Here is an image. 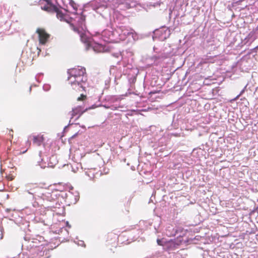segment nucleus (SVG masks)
<instances>
[{
	"mask_svg": "<svg viewBox=\"0 0 258 258\" xmlns=\"http://www.w3.org/2000/svg\"><path fill=\"white\" fill-rule=\"evenodd\" d=\"M68 80L74 90L80 91L83 89V83L87 81L86 69L83 67H78L68 71Z\"/></svg>",
	"mask_w": 258,
	"mask_h": 258,
	"instance_id": "1",
	"label": "nucleus"
},
{
	"mask_svg": "<svg viewBox=\"0 0 258 258\" xmlns=\"http://www.w3.org/2000/svg\"><path fill=\"white\" fill-rule=\"evenodd\" d=\"M39 5L42 10L47 12L48 13H56V17L61 21H67L66 14H64L61 9L55 5L52 0H49L47 4H43L42 2L39 1Z\"/></svg>",
	"mask_w": 258,
	"mask_h": 258,
	"instance_id": "2",
	"label": "nucleus"
},
{
	"mask_svg": "<svg viewBox=\"0 0 258 258\" xmlns=\"http://www.w3.org/2000/svg\"><path fill=\"white\" fill-rule=\"evenodd\" d=\"M38 35V40L39 44L45 45L48 41L50 38V34H48L44 28H38L36 31Z\"/></svg>",
	"mask_w": 258,
	"mask_h": 258,
	"instance_id": "3",
	"label": "nucleus"
},
{
	"mask_svg": "<svg viewBox=\"0 0 258 258\" xmlns=\"http://www.w3.org/2000/svg\"><path fill=\"white\" fill-rule=\"evenodd\" d=\"M117 31L118 33H120L119 35L123 37V39H125L127 36L131 35V33H133L136 35V32L134 29L125 26L118 27Z\"/></svg>",
	"mask_w": 258,
	"mask_h": 258,
	"instance_id": "4",
	"label": "nucleus"
},
{
	"mask_svg": "<svg viewBox=\"0 0 258 258\" xmlns=\"http://www.w3.org/2000/svg\"><path fill=\"white\" fill-rule=\"evenodd\" d=\"M70 26L71 29L75 32L77 33L80 35L81 40L84 43L86 44L87 46H89V39L85 35L84 33V31L82 29L80 30V28L76 27L74 24H71Z\"/></svg>",
	"mask_w": 258,
	"mask_h": 258,
	"instance_id": "5",
	"label": "nucleus"
},
{
	"mask_svg": "<svg viewBox=\"0 0 258 258\" xmlns=\"http://www.w3.org/2000/svg\"><path fill=\"white\" fill-rule=\"evenodd\" d=\"M87 109H84L81 106H78L72 109L71 111L69 113V115L71 116V118H74L75 116L78 115L79 117L84 112H85Z\"/></svg>",
	"mask_w": 258,
	"mask_h": 258,
	"instance_id": "6",
	"label": "nucleus"
},
{
	"mask_svg": "<svg viewBox=\"0 0 258 258\" xmlns=\"http://www.w3.org/2000/svg\"><path fill=\"white\" fill-rule=\"evenodd\" d=\"M44 141L43 136L37 135L33 137V143L38 146H40Z\"/></svg>",
	"mask_w": 258,
	"mask_h": 258,
	"instance_id": "7",
	"label": "nucleus"
},
{
	"mask_svg": "<svg viewBox=\"0 0 258 258\" xmlns=\"http://www.w3.org/2000/svg\"><path fill=\"white\" fill-rule=\"evenodd\" d=\"M93 48L95 51L98 52L103 51L104 48L102 45L99 44H97Z\"/></svg>",
	"mask_w": 258,
	"mask_h": 258,
	"instance_id": "8",
	"label": "nucleus"
},
{
	"mask_svg": "<svg viewBox=\"0 0 258 258\" xmlns=\"http://www.w3.org/2000/svg\"><path fill=\"white\" fill-rule=\"evenodd\" d=\"M113 238L116 239L117 238V236L112 233H108L107 235V240H111Z\"/></svg>",
	"mask_w": 258,
	"mask_h": 258,
	"instance_id": "9",
	"label": "nucleus"
},
{
	"mask_svg": "<svg viewBox=\"0 0 258 258\" xmlns=\"http://www.w3.org/2000/svg\"><path fill=\"white\" fill-rule=\"evenodd\" d=\"M87 97L86 95L81 94L80 97H78L77 99L78 101H84L86 99Z\"/></svg>",
	"mask_w": 258,
	"mask_h": 258,
	"instance_id": "10",
	"label": "nucleus"
},
{
	"mask_svg": "<svg viewBox=\"0 0 258 258\" xmlns=\"http://www.w3.org/2000/svg\"><path fill=\"white\" fill-rule=\"evenodd\" d=\"M131 35H132V37L134 38V39H135L138 36V34L136 32V35L134 34L133 33H131Z\"/></svg>",
	"mask_w": 258,
	"mask_h": 258,
	"instance_id": "11",
	"label": "nucleus"
},
{
	"mask_svg": "<svg viewBox=\"0 0 258 258\" xmlns=\"http://www.w3.org/2000/svg\"><path fill=\"white\" fill-rule=\"evenodd\" d=\"M157 242L158 243V245H163V244L162 243V241L160 239H157Z\"/></svg>",
	"mask_w": 258,
	"mask_h": 258,
	"instance_id": "12",
	"label": "nucleus"
},
{
	"mask_svg": "<svg viewBox=\"0 0 258 258\" xmlns=\"http://www.w3.org/2000/svg\"><path fill=\"white\" fill-rule=\"evenodd\" d=\"M49 0H39V1H41L43 2V4H47V2H48Z\"/></svg>",
	"mask_w": 258,
	"mask_h": 258,
	"instance_id": "13",
	"label": "nucleus"
},
{
	"mask_svg": "<svg viewBox=\"0 0 258 258\" xmlns=\"http://www.w3.org/2000/svg\"><path fill=\"white\" fill-rule=\"evenodd\" d=\"M31 184H32V183H28L27 186L28 187H30Z\"/></svg>",
	"mask_w": 258,
	"mask_h": 258,
	"instance_id": "14",
	"label": "nucleus"
},
{
	"mask_svg": "<svg viewBox=\"0 0 258 258\" xmlns=\"http://www.w3.org/2000/svg\"><path fill=\"white\" fill-rule=\"evenodd\" d=\"M10 135L12 136V138H13V134L12 132H11V134H10Z\"/></svg>",
	"mask_w": 258,
	"mask_h": 258,
	"instance_id": "15",
	"label": "nucleus"
},
{
	"mask_svg": "<svg viewBox=\"0 0 258 258\" xmlns=\"http://www.w3.org/2000/svg\"><path fill=\"white\" fill-rule=\"evenodd\" d=\"M11 132L13 133V131L12 130H10V134H11Z\"/></svg>",
	"mask_w": 258,
	"mask_h": 258,
	"instance_id": "16",
	"label": "nucleus"
},
{
	"mask_svg": "<svg viewBox=\"0 0 258 258\" xmlns=\"http://www.w3.org/2000/svg\"><path fill=\"white\" fill-rule=\"evenodd\" d=\"M10 180H12L13 179V178H11V177H10Z\"/></svg>",
	"mask_w": 258,
	"mask_h": 258,
	"instance_id": "17",
	"label": "nucleus"
},
{
	"mask_svg": "<svg viewBox=\"0 0 258 258\" xmlns=\"http://www.w3.org/2000/svg\"><path fill=\"white\" fill-rule=\"evenodd\" d=\"M10 180H12L13 179V178H11V177H10Z\"/></svg>",
	"mask_w": 258,
	"mask_h": 258,
	"instance_id": "18",
	"label": "nucleus"
}]
</instances>
